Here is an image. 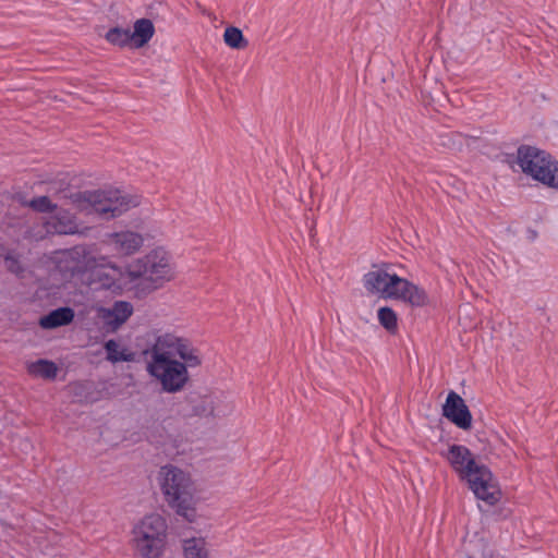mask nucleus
I'll return each mask as SVG.
<instances>
[{
    "label": "nucleus",
    "mask_w": 558,
    "mask_h": 558,
    "mask_svg": "<svg viewBox=\"0 0 558 558\" xmlns=\"http://www.w3.org/2000/svg\"><path fill=\"white\" fill-rule=\"evenodd\" d=\"M84 271H78L82 281L98 282L106 289L119 292L135 291L140 295V279L149 291L162 288L177 277L172 255L163 247L150 250L144 256L133 259L124 266H118L106 257L87 255L84 257Z\"/></svg>",
    "instance_id": "1"
},
{
    "label": "nucleus",
    "mask_w": 558,
    "mask_h": 558,
    "mask_svg": "<svg viewBox=\"0 0 558 558\" xmlns=\"http://www.w3.org/2000/svg\"><path fill=\"white\" fill-rule=\"evenodd\" d=\"M145 356L146 372L169 393L181 391L190 379L189 369L203 363L199 349L173 330L156 331Z\"/></svg>",
    "instance_id": "2"
},
{
    "label": "nucleus",
    "mask_w": 558,
    "mask_h": 558,
    "mask_svg": "<svg viewBox=\"0 0 558 558\" xmlns=\"http://www.w3.org/2000/svg\"><path fill=\"white\" fill-rule=\"evenodd\" d=\"M157 483L167 505L181 518L193 523L198 519L199 497L192 475L173 464L162 465Z\"/></svg>",
    "instance_id": "3"
},
{
    "label": "nucleus",
    "mask_w": 558,
    "mask_h": 558,
    "mask_svg": "<svg viewBox=\"0 0 558 558\" xmlns=\"http://www.w3.org/2000/svg\"><path fill=\"white\" fill-rule=\"evenodd\" d=\"M446 459L460 480L469 484L470 489L477 499L485 501L489 506H494L499 501L500 492L493 485V472L487 465L477 463L466 446L450 445Z\"/></svg>",
    "instance_id": "4"
},
{
    "label": "nucleus",
    "mask_w": 558,
    "mask_h": 558,
    "mask_svg": "<svg viewBox=\"0 0 558 558\" xmlns=\"http://www.w3.org/2000/svg\"><path fill=\"white\" fill-rule=\"evenodd\" d=\"M168 539L167 519L157 512L141 518L132 529L134 558H162Z\"/></svg>",
    "instance_id": "5"
},
{
    "label": "nucleus",
    "mask_w": 558,
    "mask_h": 558,
    "mask_svg": "<svg viewBox=\"0 0 558 558\" xmlns=\"http://www.w3.org/2000/svg\"><path fill=\"white\" fill-rule=\"evenodd\" d=\"M517 163L533 181L558 191V160L547 150L521 144L517 148Z\"/></svg>",
    "instance_id": "6"
},
{
    "label": "nucleus",
    "mask_w": 558,
    "mask_h": 558,
    "mask_svg": "<svg viewBox=\"0 0 558 558\" xmlns=\"http://www.w3.org/2000/svg\"><path fill=\"white\" fill-rule=\"evenodd\" d=\"M74 202L80 210L105 218L118 216L137 204L119 192H84L75 195Z\"/></svg>",
    "instance_id": "7"
},
{
    "label": "nucleus",
    "mask_w": 558,
    "mask_h": 558,
    "mask_svg": "<svg viewBox=\"0 0 558 558\" xmlns=\"http://www.w3.org/2000/svg\"><path fill=\"white\" fill-rule=\"evenodd\" d=\"M386 299L402 301L413 307H423L429 303L426 290L395 272L386 263Z\"/></svg>",
    "instance_id": "8"
},
{
    "label": "nucleus",
    "mask_w": 558,
    "mask_h": 558,
    "mask_svg": "<svg viewBox=\"0 0 558 558\" xmlns=\"http://www.w3.org/2000/svg\"><path fill=\"white\" fill-rule=\"evenodd\" d=\"M96 318L108 331H117L133 315L134 308L130 302L117 301L111 306H97Z\"/></svg>",
    "instance_id": "9"
},
{
    "label": "nucleus",
    "mask_w": 558,
    "mask_h": 558,
    "mask_svg": "<svg viewBox=\"0 0 558 558\" xmlns=\"http://www.w3.org/2000/svg\"><path fill=\"white\" fill-rule=\"evenodd\" d=\"M442 415L463 430H469L472 427V413L464 399L453 390L448 392L442 404Z\"/></svg>",
    "instance_id": "10"
},
{
    "label": "nucleus",
    "mask_w": 558,
    "mask_h": 558,
    "mask_svg": "<svg viewBox=\"0 0 558 558\" xmlns=\"http://www.w3.org/2000/svg\"><path fill=\"white\" fill-rule=\"evenodd\" d=\"M105 243L117 255L129 256L143 246L144 239L136 232L124 230L108 234Z\"/></svg>",
    "instance_id": "11"
},
{
    "label": "nucleus",
    "mask_w": 558,
    "mask_h": 558,
    "mask_svg": "<svg viewBox=\"0 0 558 558\" xmlns=\"http://www.w3.org/2000/svg\"><path fill=\"white\" fill-rule=\"evenodd\" d=\"M363 288L365 295L374 301H380L384 298V269L376 266L366 272L363 277Z\"/></svg>",
    "instance_id": "12"
},
{
    "label": "nucleus",
    "mask_w": 558,
    "mask_h": 558,
    "mask_svg": "<svg viewBox=\"0 0 558 558\" xmlns=\"http://www.w3.org/2000/svg\"><path fill=\"white\" fill-rule=\"evenodd\" d=\"M155 34V27L150 20L140 19L135 21L131 31V49H140L148 44Z\"/></svg>",
    "instance_id": "13"
},
{
    "label": "nucleus",
    "mask_w": 558,
    "mask_h": 558,
    "mask_svg": "<svg viewBox=\"0 0 558 558\" xmlns=\"http://www.w3.org/2000/svg\"><path fill=\"white\" fill-rule=\"evenodd\" d=\"M25 366L27 373L35 378L52 380L59 373V366L54 362L46 359L28 361Z\"/></svg>",
    "instance_id": "14"
},
{
    "label": "nucleus",
    "mask_w": 558,
    "mask_h": 558,
    "mask_svg": "<svg viewBox=\"0 0 558 558\" xmlns=\"http://www.w3.org/2000/svg\"><path fill=\"white\" fill-rule=\"evenodd\" d=\"M184 558H209L208 543L203 536L186 537L182 541Z\"/></svg>",
    "instance_id": "15"
},
{
    "label": "nucleus",
    "mask_w": 558,
    "mask_h": 558,
    "mask_svg": "<svg viewBox=\"0 0 558 558\" xmlns=\"http://www.w3.org/2000/svg\"><path fill=\"white\" fill-rule=\"evenodd\" d=\"M48 225L51 230L58 233L72 234L78 231L73 217L63 209L56 210V213L50 217Z\"/></svg>",
    "instance_id": "16"
},
{
    "label": "nucleus",
    "mask_w": 558,
    "mask_h": 558,
    "mask_svg": "<svg viewBox=\"0 0 558 558\" xmlns=\"http://www.w3.org/2000/svg\"><path fill=\"white\" fill-rule=\"evenodd\" d=\"M74 318V312L70 307L57 308L40 318V326L45 329H52L69 325Z\"/></svg>",
    "instance_id": "17"
},
{
    "label": "nucleus",
    "mask_w": 558,
    "mask_h": 558,
    "mask_svg": "<svg viewBox=\"0 0 558 558\" xmlns=\"http://www.w3.org/2000/svg\"><path fill=\"white\" fill-rule=\"evenodd\" d=\"M105 350L107 353V359L110 362H132L135 359V353L130 350L125 344L116 341L109 340L105 344Z\"/></svg>",
    "instance_id": "18"
},
{
    "label": "nucleus",
    "mask_w": 558,
    "mask_h": 558,
    "mask_svg": "<svg viewBox=\"0 0 558 558\" xmlns=\"http://www.w3.org/2000/svg\"><path fill=\"white\" fill-rule=\"evenodd\" d=\"M222 40L227 47L233 50H244L248 47V40L242 31L235 26H227L222 34Z\"/></svg>",
    "instance_id": "19"
},
{
    "label": "nucleus",
    "mask_w": 558,
    "mask_h": 558,
    "mask_svg": "<svg viewBox=\"0 0 558 558\" xmlns=\"http://www.w3.org/2000/svg\"><path fill=\"white\" fill-rule=\"evenodd\" d=\"M105 38L111 45L131 48V29L114 27L106 33Z\"/></svg>",
    "instance_id": "20"
},
{
    "label": "nucleus",
    "mask_w": 558,
    "mask_h": 558,
    "mask_svg": "<svg viewBox=\"0 0 558 558\" xmlns=\"http://www.w3.org/2000/svg\"><path fill=\"white\" fill-rule=\"evenodd\" d=\"M398 328L397 313L389 306H386V332L396 333Z\"/></svg>",
    "instance_id": "21"
},
{
    "label": "nucleus",
    "mask_w": 558,
    "mask_h": 558,
    "mask_svg": "<svg viewBox=\"0 0 558 558\" xmlns=\"http://www.w3.org/2000/svg\"><path fill=\"white\" fill-rule=\"evenodd\" d=\"M31 206L39 211H48L52 209V204L46 196H40L31 202Z\"/></svg>",
    "instance_id": "22"
},
{
    "label": "nucleus",
    "mask_w": 558,
    "mask_h": 558,
    "mask_svg": "<svg viewBox=\"0 0 558 558\" xmlns=\"http://www.w3.org/2000/svg\"><path fill=\"white\" fill-rule=\"evenodd\" d=\"M428 73L429 72H425V74H424L425 81L428 80ZM430 73L433 74L430 78L433 81H435L436 84H438L440 82V80H441V77L438 75L439 73L438 72H430Z\"/></svg>",
    "instance_id": "23"
},
{
    "label": "nucleus",
    "mask_w": 558,
    "mask_h": 558,
    "mask_svg": "<svg viewBox=\"0 0 558 558\" xmlns=\"http://www.w3.org/2000/svg\"><path fill=\"white\" fill-rule=\"evenodd\" d=\"M485 557H486L485 550H483L481 553V555H476L475 553H473L471 550H468V554H466V558H485Z\"/></svg>",
    "instance_id": "24"
},
{
    "label": "nucleus",
    "mask_w": 558,
    "mask_h": 558,
    "mask_svg": "<svg viewBox=\"0 0 558 558\" xmlns=\"http://www.w3.org/2000/svg\"><path fill=\"white\" fill-rule=\"evenodd\" d=\"M377 317L380 325H384V307H379L377 311Z\"/></svg>",
    "instance_id": "25"
},
{
    "label": "nucleus",
    "mask_w": 558,
    "mask_h": 558,
    "mask_svg": "<svg viewBox=\"0 0 558 558\" xmlns=\"http://www.w3.org/2000/svg\"><path fill=\"white\" fill-rule=\"evenodd\" d=\"M232 409L231 407H228L227 411L222 412V411H218L217 413H215V415H225L227 414L228 412H230Z\"/></svg>",
    "instance_id": "26"
},
{
    "label": "nucleus",
    "mask_w": 558,
    "mask_h": 558,
    "mask_svg": "<svg viewBox=\"0 0 558 558\" xmlns=\"http://www.w3.org/2000/svg\"><path fill=\"white\" fill-rule=\"evenodd\" d=\"M529 232H530V239L534 240L536 238V235H537L536 231L535 230H530Z\"/></svg>",
    "instance_id": "27"
},
{
    "label": "nucleus",
    "mask_w": 558,
    "mask_h": 558,
    "mask_svg": "<svg viewBox=\"0 0 558 558\" xmlns=\"http://www.w3.org/2000/svg\"><path fill=\"white\" fill-rule=\"evenodd\" d=\"M76 276V274L74 271L71 272V278Z\"/></svg>",
    "instance_id": "28"
}]
</instances>
